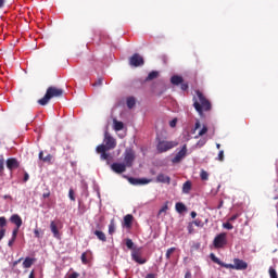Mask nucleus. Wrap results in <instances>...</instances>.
<instances>
[{"label":"nucleus","mask_w":278,"mask_h":278,"mask_svg":"<svg viewBox=\"0 0 278 278\" xmlns=\"http://www.w3.org/2000/svg\"><path fill=\"white\" fill-rule=\"evenodd\" d=\"M188 229V233L192 235L194 233V223H189V225L187 226Z\"/></svg>","instance_id":"nucleus-30"},{"label":"nucleus","mask_w":278,"mask_h":278,"mask_svg":"<svg viewBox=\"0 0 278 278\" xmlns=\"http://www.w3.org/2000/svg\"><path fill=\"white\" fill-rule=\"evenodd\" d=\"M68 198L71 199V201H75V191L73 189H70Z\"/></svg>","instance_id":"nucleus-41"},{"label":"nucleus","mask_w":278,"mask_h":278,"mask_svg":"<svg viewBox=\"0 0 278 278\" xmlns=\"http://www.w3.org/2000/svg\"><path fill=\"white\" fill-rule=\"evenodd\" d=\"M223 227H224V229H228V230H231V229H233V225H231V223H224L223 224Z\"/></svg>","instance_id":"nucleus-38"},{"label":"nucleus","mask_w":278,"mask_h":278,"mask_svg":"<svg viewBox=\"0 0 278 278\" xmlns=\"http://www.w3.org/2000/svg\"><path fill=\"white\" fill-rule=\"evenodd\" d=\"M191 218H197V212L194 211L191 212Z\"/></svg>","instance_id":"nucleus-58"},{"label":"nucleus","mask_w":278,"mask_h":278,"mask_svg":"<svg viewBox=\"0 0 278 278\" xmlns=\"http://www.w3.org/2000/svg\"><path fill=\"white\" fill-rule=\"evenodd\" d=\"M10 223L16 226L15 228L21 229V227L23 226V218H21L18 214H13L10 217Z\"/></svg>","instance_id":"nucleus-15"},{"label":"nucleus","mask_w":278,"mask_h":278,"mask_svg":"<svg viewBox=\"0 0 278 278\" xmlns=\"http://www.w3.org/2000/svg\"><path fill=\"white\" fill-rule=\"evenodd\" d=\"M126 247H127V249H134V241L131 239H127Z\"/></svg>","instance_id":"nucleus-40"},{"label":"nucleus","mask_w":278,"mask_h":278,"mask_svg":"<svg viewBox=\"0 0 278 278\" xmlns=\"http://www.w3.org/2000/svg\"><path fill=\"white\" fill-rule=\"evenodd\" d=\"M24 182L29 181V174L27 172L24 173V178H23Z\"/></svg>","instance_id":"nucleus-46"},{"label":"nucleus","mask_w":278,"mask_h":278,"mask_svg":"<svg viewBox=\"0 0 278 278\" xmlns=\"http://www.w3.org/2000/svg\"><path fill=\"white\" fill-rule=\"evenodd\" d=\"M169 127H177V118H174L169 122Z\"/></svg>","instance_id":"nucleus-45"},{"label":"nucleus","mask_w":278,"mask_h":278,"mask_svg":"<svg viewBox=\"0 0 278 278\" xmlns=\"http://www.w3.org/2000/svg\"><path fill=\"white\" fill-rule=\"evenodd\" d=\"M114 123V130L115 131H123L125 124H123V122H118L117 119L113 121Z\"/></svg>","instance_id":"nucleus-23"},{"label":"nucleus","mask_w":278,"mask_h":278,"mask_svg":"<svg viewBox=\"0 0 278 278\" xmlns=\"http://www.w3.org/2000/svg\"><path fill=\"white\" fill-rule=\"evenodd\" d=\"M200 127H201V122L197 121V122H195L194 129H199Z\"/></svg>","instance_id":"nucleus-53"},{"label":"nucleus","mask_w":278,"mask_h":278,"mask_svg":"<svg viewBox=\"0 0 278 278\" xmlns=\"http://www.w3.org/2000/svg\"><path fill=\"white\" fill-rule=\"evenodd\" d=\"M14 242H16V239H12L9 241L8 247H14Z\"/></svg>","instance_id":"nucleus-50"},{"label":"nucleus","mask_w":278,"mask_h":278,"mask_svg":"<svg viewBox=\"0 0 278 278\" xmlns=\"http://www.w3.org/2000/svg\"><path fill=\"white\" fill-rule=\"evenodd\" d=\"M115 232H116V223L114 222V219H111L109 225V235L114 236Z\"/></svg>","instance_id":"nucleus-24"},{"label":"nucleus","mask_w":278,"mask_h":278,"mask_svg":"<svg viewBox=\"0 0 278 278\" xmlns=\"http://www.w3.org/2000/svg\"><path fill=\"white\" fill-rule=\"evenodd\" d=\"M175 207H176V212H178V214H182V212H186V204L185 203L177 202Z\"/></svg>","instance_id":"nucleus-25"},{"label":"nucleus","mask_w":278,"mask_h":278,"mask_svg":"<svg viewBox=\"0 0 278 278\" xmlns=\"http://www.w3.org/2000/svg\"><path fill=\"white\" fill-rule=\"evenodd\" d=\"M50 231L56 240H62V233L60 232V228L58 227V222L51 220L50 222Z\"/></svg>","instance_id":"nucleus-12"},{"label":"nucleus","mask_w":278,"mask_h":278,"mask_svg":"<svg viewBox=\"0 0 278 278\" xmlns=\"http://www.w3.org/2000/svg\"><path fill=\"white\" fill-rule=\"evenodd\" d=\"M94 236H97L98 240H100L101 242H108V237L105 236V232L101 231V230H96Z\"/></svg>","instance_id":"nucleus-19"},{"label":"nucleus","mask_w":278,"mask_h":278,"mask_svg":"<svg viewBox=\"0 0 278 278\" xmlns=\"http://www.w3.org/2000/svg\"><path fill=\"white\" fill-rule=\"evenodd\" d=\"M131 223H134V215L127 214L124 217V225H125V227H131Z\"/></svg>","instance_id":"nucleus-22"},{"label":"nucleus","mask_w":278,"mask_h":278,"mask_svg":"<svg viewBox=\"0 0 278 278\" xmlns=\"http://www.w3.org/2000/svg\"><path fill=\"white\" fill-rule=\"evenodd\" d=\"M175 251H177V248L167 249L166 254H165L166 260H170V255H173L175 253Z\"/></svg>","instance_id":"nucleus-28"},{"label":"nucleus","mask_w":278,"mask_h":278,"mask_svg":"<svg viewBox=\"0 0 278 278\" xmlns=\"http://www.w3.org/2000/svg\"><path fill=\"white\" fill-rule=\"evenodd\" d=\"M185 278H192V274L190 271H187Z\"/></svg>","instance_id":"nucleus-57"},{"label":"nucleus","mask_w":278,"mask_h":278,"mask_svg":"<svg viewBox=\"0 0 278 278\" xmlns=\"http://www.w3.org/2000/svg\"><path fill=\"white\" fill-rule=\"evenodd\" d=\"M188 88H189L188 83L182 80V83H180V89L184 90V92H186V90H188Z\"/></svg>","instance_id":"nucleus-36"},{"label":"nucleus","mask_w":278,"mask_h":278,"mask_svg":"<svg viewBox=\"0 0 278 278\" xmlns=\"http://www.w3.org/2000/svg\"><path fill=\"white\" fill-rule=\"evenodd\" d=\"M164 212H168V205L162 206V208L159 211V214H164Z\"/></svg>","instance_id":"nucleus-44"},{"label":"nucleus","mask_w":278,"mask_h":278,"mask_svg":"<svg viewBox=\"0 0 278 278\" xmlns=\"http://www.w3.org/2000/svg\"><path fill=\"white\" fill-rule=\"evenodd\" d=\"M129 64L135 66V68H138V66H144V59L139 53H135L130 56Z\"/></svg>","instance_id":"nucleus-10"},{"label":"nucleus","mask_w":278,"mask_h":278,"mask_svg":"<svg viewBox=\"0 0 278 278\" xmlns=\"http://www.w3.org/2000/svg\"><path fill=\"white\" fill-rule=\"evenodd\" d=\"M18 229H21V228H14L13 229V231H12V238L11 239H13V240H16V236H18Z\"/></svg>","instance_id":"nucleus-39"},{"label":"nucleus","mask_w":278,"mask_h":278,"mask_svg":"<svg viewBox=\"0 0 278 278\" xmlns=\"http://www.w3.org/2000/svg\"><path fill=\"white\" fill-rule=\"evenodd\" d=\"M136 161V152L131 149H126L124 152V165L127 168H131L134 166V162Z\"/></svg>","instance_id":"nucleus-7"},{"label":"nucleus","mask_w":278,"mask_h":278,"mask_svg":"<svg viewBox=\"0 0 278 278\" xmlns=\"http://www.w3.org/2000/svg\"><path fill=\"white\" fill-rule=\"evenodd\" d=\"M195 227H203L205 224L201 219H195L192 222Z\"/></svg>","instance_id":"nucleus-35"},{"label":"nucleus","mask_w":278,"mask_h":278,"mask_svg":"<svg viewBox=\"0 0 278 278\" xmlns=\"http://www.w3.org/2000/svg\"><path fill=\"white\" fill-rule=\"evenodd\" d=\"M156 181L157 184H170V178L167 175L159 174Z\"/></svg>","instance_id":"nucleus-17"},{"label":"nucleus","mask_w":278,"mask_h":278,"mask_svg":"<svg viewBox=\"0 0 278 278\" xmlns=\"http://www.w3.org/2000/svg\"><path fill=\"white\" fill-rule=\"evenodd\" d=\"M29 278H35L34 271H31V273L29 274Z\"/></svg>","instance_id":"nucleus-59"},{"label":"nucleus","mask_w":278,"mask_h":278,"mask_svg":"<svg viewBox=\"0 0 278 278\" xmlns=\"http://www.w3.org/2000/svg\"><path fill=\"white\" fill-rule=\"evenodd\" d=\"M188 155V147L185 144L181 150L172 159L173 164H179Z\"/></svg>","instance_id":"nucleus-11"},{"label":"nucleus","mask_w":278,"mask_h":278,"mask_svg":"<svg viewBox=\"0 0 278 278\" xmlns=\"http://www.w3.org/2000/svg\"><path fill=\"white\" fill-rule=\"evenodd\" d=\"M4 199H10V195H4Z\"/></svg>","instance_id":"nucleus-61"},{"label":"nucleus","mask_w":278,"mask_h":278,"mask_svg":"<svg viewBox=\"0 0 278 278\" xmlns=\"http://www.w3.org/2000/svg\"><path fill=\"white\" fill-rule=\"evenodd\" d=\"M126 179H128L129 184L131 186H147V184H151L153 180L148 178H134V177H127L124 176Z\"/></svg>","instance_id":"nucleus-9"},{"label":"nucleus","mask_w":278,"mask_h":278,"mask_svg":"<svg viewBox=\"0 0 278 278\" xmlns=\"http://www.w3.org/2000/svg\"><path fill=\"white\" fill-rule=\"evenodd\" d=\"M7 227H8V218H5V216H1L0 217V241H2L3 238H5Z\"/></svg>","instance_id":"nucleus-14"},{"label":"nucleus","mask_w":278,"mask_h":278,"mask_svg":"<svg viewBox=\"0 0 278 278\" xmlns=\"http://www.w3.org/2000/svg\"><path fill=\"white\" fill-rule=\"evenodd\" d=\"M216 147H217V149H220V143H217Z\"/></svg>","instance_id":"nucleus-60"},{"label":"nucleus","mask_w":278,"mask_h":278,"mask_svg":"<svg viewBox=\"0 0 278 278\" xmlns=\"http://www.w3.org/2000/svg\"><path fill=\"white\" fill-rule=\"evenodd\" d=\"M2 8H5V0H0V10H2Z\"/></svg>","instance_id":"nucleus-51"},{"label":"nucleus","mask_w":278,"mask_h":278,"mask_svg":"<svg viewBox=\"0 0 278 278\" xmlns=\"http://www.w3.org/2000/svg\"><path fill=\"white\" fill-rule=\"evenodd\" d=\"M5 165L8 170L10 172V177H14V170L16 168H21V162L16 157H9L5 161L3 154H0V179L3 181V177H5Z\"/></svg>","instance_id":"nucleus-2"},{"label":"nucleus","mask_w":278,"mask_h":278,"mask_svg":"<svg viewBox=\"0 0 278 278\" xmlns=\"http://www.w3.org/2000/svg\"><path fill=\"white\" fill-rule=\"evenodd\" d=\"M92 86L93 87L103 86V78H98V80L96 83H93Z\"/></svg>","instance_id":"nucleus-42"},{"label":"nucleus","mask_w":278,"mask_h":278,"mask_svg":"<svg viewBox=\"0 0 278 278\" xmlns=\"http://www.w3.org/2000/svg\"><path fill=\"white\" fill-rule=\"evenodd\" d=\"M155 277H157L156 274H148V275L146 276V278H155Z\"/></svg>","instance_id":"nucleus-52"},{"label":"nucleus","mask_w":278,"mask_h":278,"mask_svg":"<svg viewBox=\"0 0 278 278\" xmlns=\"http://www.w3.org/2000/svg\"><path fill=\"white\" fill-rule=\"evenodd\" d=\"M200 177H201L202 181H207L210 179V174H207V172L205 169H202L200 173Z\"/></svg>","instance_id":"nucleus-27"},{"label":"nucleus","mask_w":278,"mask_h":278,"mask_svg":"<svg viewBox=\"0 0 278 278\" xmlns=\"http://www.w3.org/2000/svg\"><path fill=\"white\" fill-rule=\"evenodd\" d=\"M199 249H201V243L193 242L191 245V253H194V251H199Z\"/></svg>","instance_id":"nucleus-29"},{"label":"nucleus","mask_w":278,"mask_h":278,"mask_svg":"<svg viewBox=\"0 0 278 278\" xmlns=\"http://www.w3.org/2000/svg\"><path fill=\"white\" fill-rule=\"evenodd\" d=\"M157 77H160V73L156 71H152L147 76L146 81H153V79H157Z\"/></svg>","instance_id":"nucleus-21"},{"label":"nucleus","mask_w":278,"mask_h":278,"mask_svg":"<svg viewBox=\"0 0 278 278\" xmlns=\"http://www.w3.org/2000/svg\"><path fill=\"white\" fill-rule=\"evenodd\" d=\"M34 235H35V238H40V230H38V228H36L34 230Z\"/></svg>","instance_id":"nucleus-48"},{"label":"nucleus","mask_w":278,"mask_h":278,"mask_svg":"<svg viewBox=\"0 0 278 278\" xmlns=\"http://www.w3.org/2000/svg\"><path fill=\"white\" fill-rule=\"evenodd\" d=\"M191 190H192V182L190 180H187L182 185V192H184V194H190Z\"/></svg>","instance_id":"nucleus-18"},{"label":"nucleus","mask_w":278,"mask_h":278,"mask_svg":"<svg viewBox=\"0 0 278 278\" xmlns=\"http://www.w3.org/2000/svg\"><path fill=\"white\" fill-rule=\"evenodd\" d=\"M210 257L214 264H218V266H222L223 268H231L232 270H247V268H249V264L240 258H233V264H226L223 263L215 253H211Z\"/></svg>","instance_id":"nucleus-4"},{"label":"nucleus","mask_w":278,"mask_h":278,"mask_svg":"<svg viewBox=\"0 0 278 278\" xmlns=\"http://www.w3.org/2000/svg\"><path fill=\"white\" fill-rule=\"evenodd\" d=\"M195 94L193 97V108L200 116H203V112H210L212 110V102L199 90L195 91Z\"/></svg>","instance_id":"nucleus-3"},{"label":"nucleus","mask_w":278,"mask_h":278,"mask_svg":"<svg viewBox=\"0 0 278 278\" xmlns=\"http://www.w3.org/2000/svg\"><path fill=\"white\" fill-rule=\"evenodd\" d=\"M22 261H23V258H20V260H17V261H15V262L13 263V266H17L18 264H21Z\"/></svg>","instance_id":"nucleus-55"},{"label":"nucleus","mask_w":278,"mask_h":278,"mask_svg":"<svg viewBox=\"0 0 278 278\" xmlns=\"http://www.w3.org/2000/svg\"><path fill=\"white\" fill-rule=\"evenodd\" d=\"M42 162H51V154H48L46 157H43Z\"/></svg>","instance_id":"nucleus-49"},{"label":"nucleus","mask_w":278,"mask_h":278,"mask_svg":"<svg viewBox=\"0 0 278 278\" xmlns=\"http://www.w3.org/2000/svg\"><path fill=\"white\" fill-rule=\"evenodd\" d=\"M111 169L113 170V173L121 175L125 173V170H127V165H125L124 163H113L111 165Z\"/></svg>","instance_id":"nucleus-13"},{"label":"nucleus","mask_w":278,"mask_h":278,"mask_svg":"<svg viewBox=\"0 0 278 278\" xmlns=\"http://www.w3.org/2000/svg\"><path fill=\"white\" fill-rule=\"evenodd\" d=\"M170 84H173V86H180V84H184V77L174 75L170 78Z\"/></svg>","instance_id":"nucleus-16"},{"label":"nucleus","mask_w":278,"mask_h":278,"mask_svg":"<svg viewBox=\"0 0 278 278\" xmlns=\"http://www.w3.org/2000/svg\"><path fill=\"white\" fill-rule=\"evenodd\" d=\"M239 216H240L239 214L232 215V216L228 219V223H233V220H238Z\"/></svg>","instance_id":"nucleus-43"},{"label":"nucleus","mask_w":278,"mask_h":278,"mask_svg":"<svg viewBox=\"0 0 278 278\" xmlns=\"http://www.w3.org/2000/svg\"><path fill=\"white\" fill-rule=\"evenodd\" d=\"M269 276L270 278H278L277 270H275L273 267H269Z\"/></svg>","instance_id":"nucleus-32"},{"label":"nucleus","mask_w":278,"mask_h":278,"mask_svg":"<svg viewBox=\"0 0 278 278\" xmlns=\"http://www.w3.org/2000/svg\"><path fill=\"white\" fill-rule=\"evenodd\" d=\"M34 262H36V258L26 257L23 262V268H31V266H34Z\"/></svg>","instance_id":"nucleus-20"},{"label":"nucleus","mask_w":278,"mask_h":278,"mask_svg":"<svg viewBox=\"0 0 278 278\" xmlns=\"http://www.w3.org/2000/svg\"><path fill=\"white\" fill-rule=\"evenodd\" d=\"M217 160L219 162H224L225 161V151H223V150L219 151Z\"/></svg>","instance_id":"nucleus-34"},{"label":"nucleus","mask_w":278,"mask_h":278,"mask_svg":"<svg viewBox=\"0 0 278 278\" xmlns=\"http://www.w3.org/2000/svg\"><path fill=\"white\" fill-rule=\"evenodd\" d=\"M178 146L179 142L177 141L160 140L156 144V151H159V153H166V151H170V149H175V147Z\"/></svg>","instance_id":"nucleus-6"},{"label":"nucleus","mask_w":278,"mask_h":278,"mask_svg":"<svg viewBox=\"0 0 278 278\" xmlns=\"http://www.w3.org/2000/svg\"><path fill=\"white\" fill-rule=\"evenodd\" d=\"M136 105V98L130 97L127 99V108L131 110Z\"/></svg>","instance_id":"nucleus-26"},{"label":"nucleus","mask_w":278,"mask_h":278,"mask_svg":"<svg viewBox=\"0 0 278 278\" xmlns=\"http://www.w3.org/2000/svg\"><path fill=\"white\" fill-rule=\"evenodd\" d=\"M43 155H45V152L40 151V152H39V160H41V161L45 160V156H43Z\"/></svg>","instance_id":"nucleus-54"},{"label":"nucleus","mask_w":278,"mask_h":278,"mask_svg":"<svg viewBox=\"0 0 278 278\" xmlns=\"http://www.w3.org/2000/svg\"><path fill=\"white\" fill-rule=\"evenodd\" d=\"M205 134H207V126H203L198 136H205Z\"/></svg>","instance_id":"nucleus-37"},{"label":"nucleus","mask_w":278,"mask_h":278,"mask_svg":"<svg viewBox=\"0 0 278 278\" xmlns=\"http://www.w3.org/2000/svg\"><path fill=\"white\" fill-rule=\"evenodd\" d=\"M134 260L137 262V264H147V261L144 258H140L139 256L134 255Z\"/></svg>","instance_id":"nucleus-33"},{"label":"nucleus","mask_w":278,"mask_h":278,"mask_svg":"<svg viewBox=\"0 0 278 278\" xmlns=\"http://www.w3.org/2000/svg\"><path fill=\"white\" fill-rule=\"evenodd\" d=\"M64 89H60L58 87H48L46 94L38 100L39 105H47L49 101L53 98L63 97Z\"/></svg>","instance_id":"nucleus-5"},{"label":"nucleus","mask_w":278,"mask_h":278,"mask_svg":"<svg viewBox=\"0 0 278 278\" xmlns=\"http://www.w3.org/2000/svg\"><path fill=\"white\" fill-rule=\"evenodd\" d=\"M87 255H88V252H84V253L81 254L80 260H81V263H83V264H88V257H87Z\"/></svg>","instance_id":"nucleus-31"},{"label":"nucleus","mask_w":278,"mask_h":278,"mask_svg":"<svg viewBox=\"0 0 278 278\" xmlns=\"http://www.w3.org/2000/svg\"><path fill=\"white\" fill-rule=\"evenodd\" d=\"M114 149H116V139L112 137L109 131H105L103 143L96 148V152L100 155V160L104 162L105 160H110V153H108V151H112Z\"/></svg>","instance_id":"nucleus-1"},{"label":"nucleus","mask_w":278,"mask_h":278,"mask_svg":"<svg viewBox=\"0 0 278 278\" xmlns=\"http://www.w3.org/2000/svg\"><path fill=\"white\" fill-rule=\"evenodd\" d=\"M77 277H79V274L74 271L70 274L67 278H77Z\"/></svg>","instance_id":"nucleus-47"},{"label":"nucleus","mask_w":278,"mask_h":278,"mask_svg":"<svg viewBox=\"0 0 278 278\" xmlns=\"http://www.w3.org/2000/svg\"><path fill=\"white\" fill-rule=\"evenodd\" d=\"M215 249H223L227 244V233L222 232L217 235L213 241Z\"/></svg>","instance_id":"nucleus-8"},{"label":"nucleus","mask_w":278,"mask_h":278,"mask_svg":"<svg viewBox=\"0 0 278 278\" xmlns=\"http://www.w3.org/2000/svg\"><path fill=\"white\" fill-rule=\"evenodd\" d=\"M42 197H43V199H49V197H51V193L50 192L43 193Z\"/></svg>","instance_id":"nucleus-56"}]
</instances>
